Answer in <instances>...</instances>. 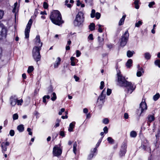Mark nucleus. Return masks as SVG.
<instances>
[{
  "label": "nucleus",
  "instance_id": "9",
  "mask_svg": "<svg viewBox=\"0 0 160 160\" xmlns=\"http://www.w3.org/2000/svg\"><path fill=\"white\" fill-rule=\"evenodd\" d=\"M32 23V20L31 19H30L27 25L25 31V35L26 38H29V33Z\"/></svg>",
  "mask_w": 160,
  "mask_h": 160
},
{
  "label": "nucleus",
  "instance_id": "58",
  "mask_svg": "<svg viewBox=\"0 0 160 160\" xmlns=\"http://www.w3.org/2000/svg\"><path fill=\"white\" fill-rule=\"evenodd\" d=\"M60 135L62 137H64L65 136V134H64V132L63 131H60Z\"/></svg>",
  "mask_w": 160,
  "mask_h": 160
},
{
  "label": "nucleus",
  "instance_id": "38",
  "mask_svg": "<svg viewBox=\"0 0 160 160\" xmlns=\"http://www.w3.org/2000/svg\"><path fill=\"white\" fill-rule=\"evenodd\" d=\"M156 66L160 68V60H156L154 62Z\"/></svg>",
  "mask_w": 160,
  "mask_h": 160
},
{
  "label": "nucleus",
  "instance_id": "5",
  "mask_svg": "<svg viewBox=\"0 0 160 160\" xmlns=\"http://www.w3.org/2000/svg\"><path fill=\"white\" fill-rule=\"evenodd\" d=\"M117 75L118 81L117 85L121 87H124L125 83L127 82L126 80L125 77L122 76L121 73H120L119 72Z\"/></svg>",
  "mask_w": 160,
  "mask_h": 160
},
{
  "label": "nucleus",
  "instance_id": "35",
  "mask_svg": "<svg viewBox=\"0 0 160 160\" xmlns=\"http://www.w3.org/2000/svg\"><path fill=\"white\" fill-rule=\"evenodd\" d=\"M142 22L141 21H138L137 22H136L135 24V26L136 27H139L142 24Z\"/></svg>",
  "mask_w": 160,
  "mask_h": 160
},
{
  "label": "nucleus",
  "instance_id": "47",
  "mask_svg": "<svg viewBox=\"0 0 160 160\" xmlns=\"http://www.w3.org/2000/svg\"><path fill=\"white\" fill-rule=\"evenodd\" d=\"M43 8L45 9H47L48 6V4L46 2H44L43 4Z\"/></svg>",
  "mask_w": 160,
  "mask_h": 160
},
{
  "label": "nucleus",
  "instance_id": "55",
  "mask_svg": "<svg viewBox=\"0 0 160 160\" xmlns=\"http://www.w3.org/2000/svg\"><path fill=\"white\" fill-rule=\"evenodd\" d=\"M65 109L64 108H62L61 109V111L59 112L58 113V114L59 115H61L62 112H64L65 111Z\"/></svg>",
  "mask_w": 160,
  "mask_h": 160
},
{
  "label": "nucleus",
  "instance_id": "6",
  "mask_svg": "<svg viewBox=\"0 0 160 160\" xmlns=\"http://www.w3.org/2000/svg\"><path fill=\"white\" fill-rule=\"evenodd\" d=\"M10 102L11 105L14 106L17 103L18 105H21L23 102V100L21 99L18 100L17 98L15 96H11L10 98Z\"/></svg>",
  "mask_w": 160,
  "mask_h": 160
},
{
  "label": "nucleus",
  "instance_id": "57",
  "mask_svg": "<svg viewBox=\"0 0 160 160\" xmlns=\"http://www.w3.org/2000/svg\"><path fill=\"white\" fill-rule=\"evenodd\" d=\"M53 89L51 87H50L48 88V93H49L50 92H51L53 91Z\"/></svg>",
  "mask_w": 160,
  "mask_h": 160
},
{
  "label": "nucleus",
  "instance_id": "4",
  "mask_svg": "<svg viewBox=\"0 0 160 160\" xmlns=\"http://www.w3.org/2000/svg\"><path fill=\"white\" fill-rule=\"evenodd\" d=\"M124 87H126L125 91L127 94H131L136 88V86L134 83L127 81Z\"/></svg>",
  "mask_w": 160,
  "mask_h": 160
},
{
  "label": "nucleus",
  "instance_id": "18",
  "mask_svg": "<svg viewBox=\"0 0 160 160\" xmlns=\"http://www.w3.org/2000/svg\"><path fill=\"white\" fill-rule=\"evenodd\" d=\"M71 64L72 66H74L76 65V63L77 62L76 61L78 60L75 57H72L70 58Z\"/></svg>",
  "mask_w": 160,
  "mask_h": 160
},
{
  "label": "nucleus",
  "instance_id": "32",
  "mask_svg": "<svg viewBox=\"0 0 160 160\" xmlns=\"http://www.w3.org/2000/svg\"><path fill=\"white\" fill-rule=\"evenodd\" d=\"M160 97V94L158 93L156 94L153 97V100L156 101H157Z\"/></svg>",
  "mask_w": 160,
  "mask_h": 160
},
{
  "label": "nucleus",
  "instance_id": "41",
  "mask_svg": "<svg viewBox=\"0 0 160 160\" xmlns=\"http://www.w3.org/2000/svg\"><path fill=\"white\" fill-rule=\"evenodd\" d=\"M155 2L153 1H152L149 3L148 6L149 8H152L153 6L155 5Z\"/></svg>",
  "mask_w": 160,
  "mask_h": 160
},
{
  "label": "nucleus",
  "instance_id": "23",
  "mask_svg": "<svg viewBox=\"0 0 160 160\" xmlns=\"http://www.w3.org/2000/svg\"><path fill=\"white\" fill-rule=\"evenodd\" d=\"M98 40L99 42L100 46H102L103 44L104 39L101 38L99 36L98 37Z\"/></svg>",
  "mask_w": 160,
  "mask_h": 160
},
{
  "label": "nucleus",
  "instance_id": "19",
  "mask_svg": "<svg viewBox=\"0 0 160 160\" xmlns=\"http://www.w3.org/2000/svg\"><path fill=\"white\" fill-rule=\"evenodd\" d=\"M132 60L131 59H129L126 64V67L127 68H130L132 66Z\"/></svg>",
  "mask_w": 160,
  "mask_h": 160
},
{
  "label": "nucleus",
  "instance_id": "52",
  "mask_svg": "<svg viewBox=\"0 0 160 160\" xmlns=\"http://www.w3.org/2000/svg\"><path fill=\"white\" fill-rule=\"evenodd\" d=\"M17 2H16L14 4V8L12 10V12H16V10L17 7Z\"/></svg>",
  "mask_w": 160,
  "mask_h": 160
},
{
  "label": "nucleus",
  "instance_id": "63",
  "mask_svg": "<svg viewBox=\"0 0 160 160\" xmlns=\"http://www.w3.org/2000/svg\"><path fill=\"white\" fill-rule=\"evenodd\" d=\"M107 47L109 49H111L112 48L113 45L111 44H108L107 45Z\"/></svg>",
  "mask_w": 160,
  "mask_h": 160
},
{
  "label": "nucleus",
  "instance_id": "31",
  "mask_svg": "<svg viewBox=\"0 0 160 160\" xmlns=\"http://www.w3.org/2000/svg\"><path fill=\"white\" fill-rule=\"evenodd\" d=\"M107 140L111 144H112L114 143V140L111 137H109L107 138Z\"/></svg>",
  "mask_w": 160,
  "mask_h": 160
},
{
  "label": "nucleus",
  "instance_id": "64",
  "mask_svg": "<svg viewBox=\"0 0 160 160\" xmlns=\"http://www.w3.org/2000/svg\"><path fill=\"white\" fill-rule=\"evenodd\" d=\"M88 111V109L86 108H85L83 110V112L84 113H87Z\"/></svg>",
  "mask_w": 160,
  "mask_h": 160
},
{
  "label": "nucleus",
  "instance_id": "61",
  "mask_svg": "<svg viewBox=\"0 0 160 160\" xmlns=\"http://www.w3.org/2000/svg\"><path fill=\"white\" fill-rule=\"evenodd\" d=\"M94 156V154L93 153H91L90 154V155H89L88 158L89 159H90L92 158Z\"/></svg>",
  "mask_w": 160,
  "mask_h": 160
},
{
  "label": "nucleus",
  "instance_id": "7",
  "mask_svg": "<svg viewBox=\"0 0 160 160\" xmlns=\"http://www.w3.org/2000/svg\"><path fill=\"white\" fill-rule=\"evenodd\" d=\"M147 108L146 103L145 101H142L140 104L139 109L137 111V114L138 116H140L142 113Z\"/></svg>",
  "mask_w": 160,
  "mask_h": 160
},
{
  "label": "nucleus",
  "instance_id": "1",
  "mask_svg": "<svg viewBox=\"0 0 160 160\" xmlns=\"http://www.w3.org/2000/svg\"><path fill=\"white\" fill-rule=\"evenodd\" d=\"M34 40L36 46L33 48L32 51V56L35 60L37 62L40 59L41 55L39 51L42 46V43L41 42L40 36L39 35L36 36Z\"/></svg>",
  "mask_w": 160,
  "mask_h": 160
},
{
  "label": "nucleus",
  "instance_id": "12",
  "mask_svg": "<svg viewBox=\"0 0 160 160\" xmlns=\"http://www.w3.org/2000/svg\"><path fill=\"white\" fill-rule=\"evenodd\" d=\"M127 144L125 142H123L121 146L120 151V155L121 156L124 155L127 151Z\"/></svg>",
  "mask_w": 160,
  "mask_h": 160
},
{
  "label": "nucleus",
  "instance_id": "15",
  "mask_svg": "<svg viewBox=\"0 0 160 160\" xmlns=\"http://www.w3.org/2000/svg\"><path fill=\"white\" fill-rule=\"evenodd\" d=\"M144 70L142 68L140 67L139 65L138 66V70L137 73V77H140L142 75V73H144Z\"/></svg>",
  "mask_w": 160,
  "mask_h": 160
},
{
  "label": "nucleus",
  "instance_id": "42",
  "mask_svg": "<svg viewBox=\"0 0 160 160\" xmlns=\"http://www.w3.org/2000/svg\"><path fill=\"white\" fill-rule=\"evenodd\" d=\"M109 122V120L107 118H105L103 119L102 122L105 124H107Z\"/></svg>",
  "mask_w": 160,
  "mask_h": 160
},
{
  "label": "nucleus",
  "instance_id": "8",
  "mask_svg": "<svg viewBox=\"0 0 160 160\" xmlns=\"http://www.w3.org/2000/svg\"><path fill=\"white\" fill-rule=\"evenodd\" d=\"M129 34L128 31L125 32L121 38L120 44L122 46H125L127 43L128 38Z\"/></svg>",
  "mask_w": 160,
  "mask_h": 160
},
{
  "label": "nucleus",
  "instance_id": "22",
  "mask_svg": "<svg viewBox=\"0 0 160 160\" xmlns=\"http://www.w3.org/2000/svg\"><path fill=\"white\" fill-rule=\"evenodd\" d=\"M120 63H119L118 62H117L116 63V70L117 71V74H118V73L119 72L120 73H121V72H120V70L119 69L120 68Z\"/></svg>",
  "mask_w": 160,
  "mask_h": 160
},
{
  "label": "nucleus",
  "instance_id": "50",
  "mask_svg": "<svg viewBox=\"0 0 160 160\" xmlns=\"http://www.w3.org/2000/svg\"><path fill=\"white\" fill-rule=\"evenodd\" d=\"M102 138H100V139H99L98 142V143H97V144H96V147H98L100 145V143H101V142L102 141Z\"/></svg>",
  "mask_w": 160,
  "mask_h": 160
},
{
  "label": "nucleus",
  "instance_id": "60",
  "mask_svg": "<svg viewBox=\"0 0 160 160\" xmlns=\"http://www.w3.org/2000/svg\"><path fill=\"white\" fill-rule=\"evenodd\" d=\"M124 117L126 119L128 118V114L127 113H124Z\"/></svg>",
  "mask_w": 160,
  "mask_h": 160
},
{
  "label": "nucleus",
  "instance_id": "28",
  "mask_svg": "<svg viewBox=\"0 0 160 160\" xmlns=\"http://www.w3.org/2000/svg\"><path fill=\"white\" fill-rule=\"evenodd\" d=\"M151 57L150 54L148 52L145 53L144 54V57L146 59L148 60L150 59Z\"/></svg>",
  "mask_w": 160,
  "mask_h": 160
},
{
  "label": "nucleus",
  "instance_id": "17",
  "mask_svg": "<svg viewBox=\"0 0 160 160\" xmlns=\"http://www.w3.org/2000/svg\"><path fill=\"white\" fill-rule=\"evenodd\" d=\"M76 123L75 122H73L70 123L69 125V127L68 129V130L70 132H73V128L75 127V125Z\"/></svg>",
  "mask_w": 160,
  "mask_h": 160
},
{
  "label": "nucleus",
  "instance_id": "33",
  "mask_svg": "<svg viewBox=\"0 0 160 160\" xmlns=\"http://www.w3.org/2000/svg\"><path fill=\"white\" fill-rule=\"evenodd\" d=\"M52 97L51 98V99L52 101H55L57 99V96L55 92H53L52 94Z\"/></svg>",
  "mask_w": 160,
  "mask_h": 160
},
{
  "label": "nucleus",
  "instance_id": "62",
  "mask_svg": "<svg viewBox=\"0 0 160 160\" xmlns=\"http://www.w3.org/2000/svg\"><path fill=\"white\" fill-rule=\"evenodd\" d=\"M46 98H45V96L43 97V102L45 103V104H46L47 102H46Z\"/></svg>",
  "mask_w": 160,
  "mask_h": 160
},
{
  "label": "nucleus",
  "instance_id": "43",
  "mask_svg": "<svg viewBox=\"0 0 160 160\" xmlns=\"http://www.w3.org/2000/svg\"><path fill=\"white\" fill-rule=\"evenodd\" d=\"M18 117V114L17 113H15L13 115V119L14 120L17 119Z\"/></svg>",
  "mask_w": 160,
  "mask_h": 160
},
{
  "label": "nucleus",
  "instance_id": "51",
  "mask_svg": "<svg viewBox=\"0 0 160 160\" xmlns=\"http://www.w3.org/2000/svg\"><path fill=\"white\" fill-rule=\"evenodd\" d=\"M103 130L104 131V132L106 134L108 132V129L107 127L106 126L103 129Z\"/></svg>",
  "mask_w": 160,
  "mask_h": 160
},
{
  "label": "nucleus",
  "instance_id": "37",
  "mask_svg": "<svg viewBox=\"0 0 160 160\" xmlns=\"http://www.w3.org/2000/svg\"><path fill=\"white\" fill-rule=\"evenodd\" d=\"M34 69V68L33 66H29L28 70V73H30L32 72Z\"/></svg>",
  "mask_w": 160,
  "mask_h": 160
},
{
  "label": "nucleus",
  "instance_id": "16",
  "mask_svg": "<svg viewBox=\"0 0 160 160\" xmlns=\"http://www.w3.org/2000/svg\"><path fill=\"white\" fill-rule=\"evenodd\" d=\"M148 123L149 125V123L153 121L155 119L154 115H149L147 117Z\"/></svg>",
  "mask_w": 160,
  "mask_h": 160
},
{
  "label": "nucleus",
  "instance_id": "21",
  "mask_svg": "<svg viewBox=\"0 0 160 160\" xmlns=\"http://www.w3.org/2000/svg\"><path fill=\"white\" fill-rule=\"evenodd\" d=\"M126 16L125 15H123L122 18L120 19L118 24L119 26L122 25L124 22Z\"/></svg>",
  "mask_w": 160,
  "mask_h": 160
},
{
  "label": "nucleus",
  "instance_id": "39",
  "mask_svg": "<svg viewBox=\"0 0 160 160\" xmlns=\"http://www.w3.org/2000/svg\"><path fill=\"white\" fill-rule=\"evenodd\" d=\"M69 2V1L68 0H66L65 1V5L67 6V7L68 8H70L71 6H72V5L71 4H68V3Z\"/></svg>",
  "mask_w": 160,
  "mask_h": 160
},
{
  "label": "nucleus",
  "instance_id": "45",
  "mask_svg": "<svg viewBox=\"0 0 160 160\" xmlns=\"http://www.w3.org/2000/svg\"><path fill=\"white\" fill-rule=\"evenodd\" d=\"M15 134L14 131L13 130H11L9 132V135L12 137Z\"/></svg>",
  "mask_w": 160,
  "mask_h": 160
},
{
  "label": "nucleus",
  "instance_id": "2",
  "mask_svg": "<svg viewBox=\"0 0 160 160\" xmlns=\"http://www.w3.org/2000/svg\"><path fill=\"white\" fill-rule=\"evenodd\" d=\"M50 18L53 23L56 25L59 26L63 23L62 20L61 15L58 10L52 12Z\"/></svg>",
  "mask_w": 160,
  "mask_h": 160
},
{
  "label": "nucleus",
  "instance_id": "29",
  "mask_svg": "<svg viewBox=\"0 0 160 160\" xmlns=\"http://www.w3.org/2000/svg\"><path fill=\"white\" fill-rule=\"evenodd\" d=\"M93 0H84L85 2L88 5L92 6L93 4Z\"/></svg>",
  "mask_w": 160,
  "mask_h": 160
},
{
  "label": "nucleus",
  "instance_id": "40",
  "mask_svg": "<svg viewBox=\"0 0 160 160\" xmlns=\"http://www.w3.org/2000/svg\"><path fill=\"white\" fill-rule=\"evenodd\" d=\"M97 26H98V31L100 32H102V28L101 27L102 26L98 24L97 25Z\"/></svg>",
  "mask_w": 160,
  "mask_h": 160
},
{
  "label": "nucleus",
  "instance_id": "27",
  "mask_svg": "<svg viewBox=\"0 0 160 160\" xmlns=\"http://www.w3.org/2000/svg\"><path fill=\"white\" fill-rule=\"evenodd\" d=\"M137 135L136 132L135 131H132L130 132V136L132 138H135Z\"/></svg>",
  "mask_w": 160,
  "mask_h": 160
},
{
  "label": "nucleus",
  "instance_id": "24",
  "mask_svg": "<svg viewBox=\"0 0 160 160\" xmlns=\"http://www.w3.org/2000/svg\"><path fill=\"white\" fill-rule=\"evenodd\" d=\"M17 129L20 132H23L24 130V128L23 127V125H19L17 127Z\"/></svg>",
  "mask_w": 160,
  "mask_h": 160
},
{
  "label": "nucleus",
  "instance_id": "10",
  "mask_svg": "<svg viewBox=\"0 0 160 160\" xmlns=\"http://www.w3.org/2000/svg\"><path fill=\"white\" fill-rule=\"evenodd\" d=\"M7 31L5 27L2 28L0 31V40L5 39L7 36Z\"/></svg>",
  "mask_w": 160,
  "mask_h": 160
},
{
  "label": "nucleus",
  "instance_id": "44",
  "mask_svg": "<svg viewBox=\"0 0 160 160\" xmlns=\"http://www.w3.org/2000/svg\"><path fill=\"white\" fill-rule=\"evenodd\" d=\"M101 16V14L100 13L97 12L95 15V17L97 19H99Z\"/></svg>",
  "mask_w": 160,
  "mask_h": 160
},
{
  "label": "nucleus",
  "instance_id": "20",
  "mask_svg": "<svg viewBox=\"0 0 160 160\" xmlns=\"http://www.w3.org/2000/svg\"><path fill=\"white\" fill-rule=\"evenodd\" d=\"M61 60V58H60L58 57L57 58V60L55 62L54 64V68H58V65L60 64Z\"/></svg>",
  "mask_w": 160,
  "mask_h": 160
},
{
  "label": "nucleus",
  "instance_id": "25",
  "mask_svg": "<svg viewBox=\"0 0 160 160\" xmlns=\"http://www.w3.org/2000/svg\"><path fill=\"white\" fill-rule=\"evenodd\" d=\"M89 28L91 31H93L95 29V25L93 23H92L89 26Z\"/></svg>",
  "mask_w": 160,
  "mask_h": 160
},
{
  "label": "nucleus",
  "instance_id": "3",
  "mask_svg": "<svg viewBox=\"0 0 160 160\" xmlns=\"http://www.w3.org/2000/svg\"><path fill=\"white\" fill-rule=\"evenodd\" d=\"M84 20V13L82 12H79L76 15L73 23L75 26L80 27L83 25Z\"/></svg>",
  "mask_w": 160,
  "mask_h": 160
},
{
  "label": "nucleus",
  "instance_id": "13",
  "mask_svg": "<svg viewBox=\"0 0 160 160\" xmlns=\"http://www.w3.org/2000/svg\"><path fill=\"white\" fill-rule=\"evenodd\" d=\"M10 143L8 141L5 142H2L1 144V147L2 148V151L3 153H5V152L7 151V146H9Z\"/></svg>",
  "mask_w": 160,
  "mask_h": 160
},
{
  "label": "nucleus",
  "instance_id": "59",
  "mask_svg": "<svg viewBox=\"0 0 160 160\" xmlns=\"http://www.w3.org/2000/svg\"><path fill=\"white\" fill-rule=\"evenodd\" d=\"M74 78L75 79L76 81V82L78 81L79 80V78L76 75L74 76Z\"/></svg>",
  "mask_w": 160,
  "mask_h": 160
},
{
  "label": "nucleus",
  "instance_id": "53",
  "mask_svg": "<svg viewBox=\"0 0 160 160\" xmlns=\"http://www.w3.org/2000/svg\"><path fill=\"white\" fill-rule=\"evenodd\" d=\"M3 15V12L2 10H0V19L2 18Z\"/></svg>",
  "mask_w": 160,
  "mask_h": 160
},
{
  "label": "nucleus",
  "instance_id": "48",
  "mask_svg": "<svg viewBox=\"0 0 160 160\" xmlns=\"http://www.w3.org/2000/svg\"><path fill=\"white\" fill-rule=\"evenodd\" d=\"M59 122H60V120L57 119V120L56 124L54 127H55L56 128L59 127Z\"/></svg>",
  "mask_w": 160,
  "mask_h": 160
},
{
  "label": "nucleus",
  "instance_id": "54",
  "mask_svg": "<svg viewBox=\"0 0 160 160\" xmlns=\"http://www.w3.org/2000/svg\"><path fill=\"white\" fill-rule=\"evenodd\" d=\"M111 93V90L110 89H108L107 90V94L108 95H109Z\"/></svg>",
  "mask_w": 160,
  "mask_h": 160
},
{
  "label": "nucleus",
  "instance_id": "26",
  "mask_svg": "<svg viewBox=\"0 0 160 160\" xmlns=\"http://www.w3.org/2000/svg\"><path fill=\"white\" fill-rule=\"evenodd\" d=\"M139 2V0H136L134 2V4L135 5V8L137 9H138L139 8V6L138 5Z\"/></svg>",
  "mask_w": 160,
  "mask_h": 160
},
{
  "label": "nucleus",
  "instance_id": "49",
  "mask_svg": "<svg viewBox=\"0 0 160 160\" xmlns=\"http://www.w3.org/2000/svg\"><path fill=\"white\" fill-rule=\"evenodd\" d=\"M76 57H78L80 56V55L81 54V53L79 50H77L76 51Z\"/></svg>",
  "mask_w": 160,
  "mask_h": 160
},
{
  "label": "nucleus",
  "instance_id": "56",
  "mask_svg": "<svg viewBox=\"0 0 160 160\" xmlns=\"http://www.w3.org/2000/svg\"><path fill=\"white\" fill-rule=\"evenodd\" d=\"M88 38L90 40H93V35L92 34H90L88 36Z\"/></svg>",
  "mask_w": 160,
  "mask_h": 160
},
{
  "label": "nucleus",
  "instance_id": "46",
  "mask_svg": "<svg viewBox=\"0 0 160 160\" xmlns=\"http://www.w3.org/2000/svg\"><path fill=\"white\" fill-rule=\"evenodd\" d=\"M104 82L103 81L101 82L100 83V89H102L104 87Z\"/></svg>",
  "mask_w": 160,
  "mask_h": 160
},
{
  "label": "nucleus",
  "instance_id": "11",
  "mask_svg": "<svg viewBox=\"0 0 160 160\" xmlns=\"http://www.w3.org/2000/svg\"><path fill=\"white\" fill-rule=\"evenodd\" d=\"M62 153V150L57 146L54 147L53 150V153L55 156H58L60 155Z\"/></svg>",
  "mask_w": 160,
  "mask_h": 160
},
{
  "label": "nucleus",
  "instance_id": "34",
  "mask_svg": "<svg viewBox=\"0 0 160 160\" xmlns=\"http://www.w3.org/2000/svg\"><path fill=\"white\" fill-rule=\"evenodd\" d=\"M77 146V144L76 142H75L73 145V152L75 153L76 154V148Z\"/></svg>",
  "mask_w": 160,
  "mask_h": 160
},
{
  "label": "nucleus",
  "instance_id": "14",
  "mask_svg": "<svg viewBox=\"0 0 160 160\" xmlns=\"http://www.w3.org/2000/svg\"><path fill=\"white\" fill-rule=\"evenodd\" d=\"M104 92H105V89H104L102 91L100 95L98 97L97 100V103H98L99 102V101L102 102L101 104L103 103V100L105 99V94H103V93Z\"/></svg>",
  "mask_w": 160,
  "mask_h": 160
},
{
  "label": "nucleus",
  "instance_id": "36",
  "mask_svg": "<svg viewBox=\"0 0 160 160\" xmlns=\"http://www.w3.org/2000/svg\"><path fill=\"white\" fill-rule=\"evenodd\" d=\"M95 10L94 9H92L91 13V18H93L95 17Z\"/></svg>",
  "mask_w": 160,
  "mask_h": 160
},
{
  "label": "nucleus",
  "instance_id": "30",
  "mask_svg": "<svg viewBox=\"0 0 160 160\" xmlns=\"http://www.w3.org/2000/svg\"><path fill=\"white\" fill-rule=\"evenodd\" d=\"M134 53V52H132L130 51H128L127 52V56L128 58H130L133 56Z\"/></svg>",
  "mask_w": 160,
  "mask_h": 160
}]
</instances>
